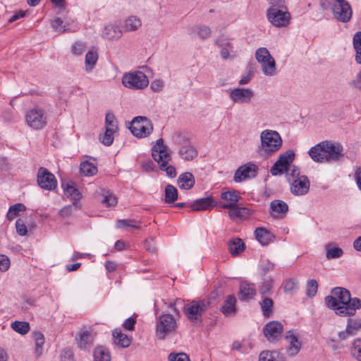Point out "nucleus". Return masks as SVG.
I'll list each match as a JSON object with an SVG mask.
<instances>
[{
    "label": "nucleus",
    "mask_w": 361,
    "mask_h": 361,
    "mask_svg": "<svg viewBox=\"0 0 361 361\" xmlns=\"http://www.w3.org/2000/svg\"><path fill=\"white\" fill-rule=\"evenodd\" d=\"M114 128L111 127H106V131L102 137V142L106 146H110L114 142Z\"/></svg>",
    "instance_id": "obj_52"
},
{
    "label": "nucleus",
    "mask_w": 361,
    "mask_h": 361,
    "mask_svg": "<svg viewBox=\"0 0 361 361\" xmlns=\"http://www.w3.org/2000/svg\"><path fill=\"white\" fill-rule=\"evenodd\" d=\"M152 157L154 161H161L163 159H167L170 154L167 152V147L164 145L161 138L157 140V144L152 149Z\"/></svg>",
    "instance_id": "obj_27"
},
{
    "label": "nucleus",
    "mask_w": 361,
    "mask_h": 361,
    "mask_svg": "<svg viewBox=\"0 0 361 361\" xmlns=\"http://www.w3.org/2000/svg\"><path fill=\"white\" fill-rule=\"evenodd\" d=\"M16 232L19 235L24 236L27 233V229L22 219H18L16 222Z\"/></svg>",
    "instance_id": "obj_59"
},
{
    "label": "nucleus",
    "mask_w": 361,
    "mask_h": 361,
    "mask_svg": "<svg viewBox=\"0 0 361 361\" xmlns=\"http://www.w3.org/2000/svg\"><path fill=\"white\" fill-rule=\"evenodd\" d=\"M94 361H110V353L104 346L97 347L94 350Z\"/></svg>",
    "instance_id": "obj_39"
},
{
    "label": "nucleus",
    "mask_w": 361,
    "mask_h": 361,
    "mask_svg": "<svg viewBox=\"0 0 361 361\" xmlns=\"http://www.w3.org/2000/svg\"><path fill=\"white\" fill-rule=\"evenodd\" d=\"M353 47L355 51V61L361 64V32H357L353 37Z\"/></svg>",
    "instance_id": "obj_43"
},
{
    "label": "nucleus",
    "mask_w": 361,
    "mask_h": 361,
    "mask_svg": "<svg viewBox=\"0 0 361 361\" xmlns=\"http://www.w3.org/2000/svg\"><path fill=\"white\" fill-rule=\"evenodd\" d=\"M165 202L166 203H173L178 198V190L172 185L168 184L165 187Z\"/></svg>",
    "instance_id": "obj_45"
},
{
    "label": "nucleus",
    "mask_w": 361,
    "mask_h": 361,
    "mask_svg": "<svg viewBox=\"0 0 361 361\" xmlns=\"http://www.w3.org/2000/svg\"><path fill=\"white\" fill-rule=\"evenodd\" d=\"M113 336L115 338V343L122 348L128 347L130 344V339L123 334L120 329H116L113 331Z\"/></svg>",
    "instance_id": "obj_37"
},
{
    "label": "nucleus",
    "mask_w": 361,
    "mask_h": 361,
    "mask_svg": "<svg viewBox=\"0 0 361 361\" xmlns=\"http://www.w3.org/2000/svg\"><path fill=\"white\" fill-rule=\"evenodd\" d=\"M229 252L231 255H238L244 251L245 245L242 239L233 238L228 243Z\"/></svg>",
    "instance_id": "obj_32"
},
{
    "label": "nucleus",
    "mask_w": 361,
    "mask_h": 361,
    "mask_svg": "<svg viewBox=\"0 0 361 361\" xmlns=\"http://www.w3.org/2000/svg\"><path fill=\"white\" fill-rule=\"evenodd\" d=\"M256 239L262 245H268L272 240L274 235L265 228L259 227L255 231Z\"/></svg>",
    "instance_id": "obj_30"
},
{
    "label": "nucleus",
    "mask_w": 361,
    "mask_h": 361,
    "mask_svg": "<svg viewBox=\"0 0 361 361\" xmlns=\"http://www.w3.org/2000/svg\"><path fill=\"white\" fill-rule=\"evenodd\" d=\"M271 215L274 218H283L288 211V205L283 200H274L270 203Z\"/></svg>",
    "instance_id": "obj_24"
},
{
    "label": "nucleus",
    "mask_w": 361,
    "mask_h": 361,
    "mask_svg": "<svg viewBox=\"0 0 361 361\" xmlns=\"http://www.w3.org/2000/svg\"><path fill=\"white\" fill-rule=\"evenodd\" d=\"M80 171L85 176H92L97 173V168L92 163L85 161L80 164Z\"/></svg>",
    "instance_id": "obj_40"
},
{
    "label": "nucleus",
    "mask_w": 361,
    "mask_h": 361,
    "mask_svg": "<svg viewBox=\"0 0 361 361\" xmlns=\"http://www.w3.org/2000/svg\"><path fill=\"white\" fill-rule=\"evenodd\" d=\"M218 205L212 196L195 200L190 205L192 211L210 210Z\"/></svg>",
    "instance_id": "obj_22"
},
{
    "label": "nucleus",
    "mask_w": 361,
    "mask_h": 361,
    "mask_svg": "<svg viewBox=\"0 0 361 361\" xmlns=\"http://www.w3.org/2000/svg\"><path fill=\"white\" fill-rule=\"evenodd\" d=\"M96 334L91 328H82L80 330L77 338V344L80 349H89L93 345Z\"/></svg>",
    "instance_id": "obj_17"
},
{
    "label": "nucleus",
    "mask_w": 361,
    "mask_h": 361,
    "mask_svg": "<svg viewBox=\"0 0 361 361\" xmlns=\"http://www.w3.org/2000/svg\"><path fill=\"white\" fill-rule=\"evenodd\" d=\"M195 183V179L192 173L190 172H185L181 173L178 179L177 184L179 188L183 190H190L193 188Z\"/></svg>",
    "instance_id": "obj_28"
},
{
    "label": "nucleus",
    "mask_w": 361,
    "mask_h": 361,
    "mask_svg": "<svg viewBox=\"0 0 361 361\" xmlns=\"http://www.w3.org/2000/svg\"><path fill=\"white\" fill-rule=\"evenodd\" d=\"M210 299L193 300L184 307V313L188 319L195 326L202 322V314L210 306Z\"/></svg>",
    "instance_id": "obj_3"
},
{
    "label": "nucleus",
    "mask_w": 361,
    "mask_h": 361,
    "mask_svg": "<svg viewBox=\"0 0 361 361\" xmlns=\"http://www.w3.org/2000/svg\"><path fill=\"white\" fill-rule=\"evenodd\" d=\"M295 154L292 150H287L285 153L280 155L278 160L271 166L270 172L273 176L281 175L284 172H288L290 167V164L294 160Z\"/></svg>",
    "instance_id": "obj_12"
},
{
    "label": "nucleus",
    "mask_w": 361,
    "mask_h": 361,
    "mask_svg": "<svg viewBox=\"0 0 361 361\" xmlns=\"http://www.w3.org/2000/svg\"><path fill=\"white\" fill-rule=\"evenodd\" d=\"M129 128L133 135L142 138L147 137L152 133L153 126L147 117L137 116L131 121Z\"/></svg>",
    "instance_id": "obj_8"
},
{
    "label": "nucleus",
    "mask_w": 361,
    "mask_h": 361,
    "mask_svg": "<svg viewBox=\"0 0 361 361\" xmlns=\"http://www.w3.org/2000/svg\"><path fill=\"white\" fill-rule=\"evenodd\" d=\"M216 44L221 48L220 55L224 59H233L235 53L233 51V46L226 38L219 37L216 39Z\"/></svg>",
    "instance_id": "obj_21"
},
{
    "label": "nucleus",
    "mask_w": 361,
    "mask_h": 361,
    "mask_svg": "<svg viewBox=\"0 0 361 361\" xmlns=\"http://www.w3.org/2000/svg\"><path fill=\"white\" fill-rule=\"evenodd\" d=\"M255 286L246 281H241L238 297L240 300L247 301L252 298L255 295Z\"/></svg>",
    "instance_id": "obj_26"
},
{
    "label": "nucleus",
    "mask_w": 361,
    "mask_h": 361,
    "mask_svg": "<svg viewBox=\"0 0 361 361\" xmlns=\"http://www.w3.org/2000/svg\"><path fill=\"white\" fill-rule=\"evenodd\" d=\"M37 183L43 190H52L57 186V180L48 169L40 167L37 171Z\"/></svg>",
    "instance_id": "obj_14"
},
{
    "label": "nucleus",
    "mask_w": 361,
    "mask_h": 361,
    "mask_svg": "<svg viewBox=\"0 0 361 361\" xmlns=\"http://www.w3.org/2000/svg\"><path fill=\"white\" fill-rule=\"evenodd\" d=\"M343 252L341 248L333 247L329 248V245L326 246V258L327 259H335L339 258L342 256Z\"/></svg>",
    "instance_id": "obj_55"
},
{
    "label": "nucleus",
    "mask_w": 361,
    "mask_h": 361,
    "mask_svg": "<svg viewBox=\"0 0 361 361\" xmlns=\"http://www.w3.org/2000/svg\"><path fill=\"white\" fill-rule=\"evenodd\" d=\"M274 264L269 261L262 262L259 267V271L261 276H265L268 272L273 271Z\"/></svg>",
    "instance_id": "obj_56"
},
{
    "label": "nucleus",
    "mask_w": 361,
    "mask_h": 361,
    "mask_svg": "<svg viewBox=\"0 0 361 361\" xmlns=\"http://www.w3.org/2000/svg\"><path fill=\"white\" fill-rule=\"evenodd\" d=\"M117 228H123V227H132L135 228H140V226L139 225V222L136 221L133 219H121L117 221L116 222Z\"/></svg>",
    "instance_id": "obj_53"
},
{
    "label": "nucleus",
    "mask_w": 361,
    "mask_h": 361,
    "mask_svg": "<svg viewBox=\"0 0 361 361\" xmlns=\"http://www.w3.org/2000/svg\"><path fill=\"white\" fill-rule=\"evenodd\" d=\"M171 160V156L167 157V159H163L161 161H156L159 165L161 170L166 171V174L169 177H175L176 174V169L173 166H169L168 163Z\"/></svg>",
    "instance_id": "obj_44"
},
{
    "label": "nucleus",
    "mask_w": 361,
    "mask_h": 361,
    "mask_svg": "<svg viewBox=\"0 0 361 361\" xmlns=\"http://www.w3.org/2000/svg\"><path fill=\"white\" fill-rule=\"evenodd\" d=\"M255 58L261 64L262 72L265 75L273 76L276 74V61L267 48L257 49L255 52Z\"/></svg>",
    "instance_id": "obj_6"
},
{
    "label": "nucleus",
    "mask_w": 361,
    "mask_h": 361,
    "mask_svg": "<svg viewBox=\"0 0 361 361\" xmlns=\"http://www.w3.org/2000/svg\"><path fill=\"white\" fill-rule=\"evenodd\" d=\"M220 197L223 202H219V206L224 209L237 205L240 198L235 190L223 192Z\"/></svg>",
    "instance_id": "obj_23"
},
{
    "label": "nucleus",
    "mask_w": 361,
    "mask_h": 361,
    "mask_svg": "<svg viewBox=\"0 0 361 361\" xmlns=\"http://www.w3.org/2000/svg\"><path fill=\"white\" fill-rule=\"evenodd\" d=\"M259 361H284L283 356L277 351H262L259 355Z\"/></svg>",
    "instance_id": "obj_36"
},
{
    "label": "nucleus",
    "mask_w": 361,
    "mask_h": 361,
    "mask_svg": "<svg viewBox=\"0 0 361 361\" xmlns=\"http://www.w3.org/2000/svg\"><path fill=\"white\" fill-rule=\"evenodd\" d=\"M257 167L252 164L240 166L234 174V180L237 183L241 182L243 179L250 177H255Z\"/></svg>",
    "instance_id": "obj_20"
},
{
    "label": "nucleus",
    "mask_w": 361,
    "mask_h": 361,
    "mask_svg": "<svg viewBox=\"0 0 361 361\" xmlns=\"http://www.w3.org/2000/svg\"><path fill=\"white\" fill-rule=\"evenodd\" d=\"M178 153L185 161H191L197 156V150L190 145L182 146Z\"/></svg>",
    "instance_id": "obj_34"
},
{
    "label": "nucleus",
    "mask_w": 361,
    "mask_h": 361,
    "mask_svg": "<svg viewBox=\"0 0 361 361\" xmlns=\"http://www.w3.org/2000/svg\"><path fill=\"white\" fill-rule=\"evenodd\" d=\"M229 97L233 103L249 104L254 97V92L249 88L236 87L230 91Z\"/></svg>",
    "instance_id": "obj_16"
},
{
    "label": "nucleus",
    "mask_w": 361,
    "mask_h": 361,
    "mask_svg": "<svg viewBox=\"0 0 361 361\" xmlns=\"http://www.w3.org/2000/svg\"><path fill=\"white\" fill-rule=\"evenodd\" d=\"M267 18L268 21L276 27L287 26L290 20V14L288 11L285 4H280L271 6L267 11Z\"/></svg>",
    "instance_id": "obj_4"
},
{
    "label": "nucleus",
    "mask_w": 361,
    "mask_h": 361,
    "mask_svg": "<svg viewBox=\"0 0 361 361\" xmlns=\"http://www.w3.org/2000/svg\"><path fill=\"white\" fill-rule=\"evenodd\" d=\"M318 283L314 279L308 280L306 284V295L309 298H313L317 293Z\"/></svg>",
    "instance_id": "obj_51"
},
{
    "label": "nucleus",
    "mask_w": 361,
    "mask_h": 361,
    "mask_svg": "<svg viewBox=\"0 0 361 361\" xmlns=\"http://www.w3.org/2000/svg\"><path fill=\"white\" fill-rule=\"evenodd\" d=\"M145 246L146 250L150 252L154 253V252H157V247L154 244V240L152 238H150L145 240Z\"/></svg>",
    "instance_id": "obj_63"
},
{
    "label": "nucleus",
    "mask_w": 361,
    "mask_h": 361,
    "mask_svg": "<svg viewBox=\"0 0 361 361\" xmlns=\"http://www.w3.org/2000/svg\"><path fill=\"white\" fill-rule=\"evenodd\" d=\"M283 331V326L278 321H271L263 327L264 337L271 343L276 341L281 337Z\"/></svg>",
    "instance_id": "obj_15"
},
{
    "label": "nucleus",
    "mask_w": 361,
    "mask_h": 361,
    "mask_svg": "<svg viewBox=\"0 0 361 361\" xmlns=\"http://www.w3.org/2000/svg\"><path fill=\"white\" fill-rule=\"evenodd\" d=\"M351 354L358 361H361V339L357 338L353 343Z\"/></svg>",
    "instance_id": "obj_54"
},
{
    "label": "nucleus",
    "mask_w": 361,
    "mask_h": 361,
    "mask_svg": "<svg viewBox=\"0 0 361 361\" xmlns=\"http://www.w3.org/2000/svg\"><path fill=\"white\" fill-rule=\"evenodd\" d=\"M105 122L106 126V127L113 128L115 130L117 128L116 118L113 114L108 113L106 114Z\"/></svg>",
    "instance_id": "obj_62"
},
{
    "label": "nucleus",
    "mask_w": 361,
    "mask_h": 361,
    "mask_svg": "<svg viewBox=\"0 0 361 361\" xmlns=\"http://www.w3.org/2000/svg\"><path fill=\"white\" fill-rule=\"evenodd\" d=\"M11 262L9 258L4 255H0V271H6L9 269Z\"/></svg>",
    "instance_id": "obj_61"
},
{
    "label": "nucleus",
    "mask_w": 361,
    "mask_h": 361,
    "mask_svg": "<svg viewBox=\"0 0 361 361\" xmlns=\"http://www.w3.org/2000/svg\"><path fill=\"white\" fill-rule=\"evenodd\" d=\"M61 187L64 195L73 201L79 200L81 198V194L79 190L73 185V183L62 180Z\"/></svg>",
    "instance_id": "obj_29"
},
{
    "label": "nucleus",
    "mask_w": 361,
    "mask_h": 361,
    "mask_svg": "<svg viewBox=\"0 0 361 361\" xmlns=\"http://www.w3.org/2000/svg\"><path fill=\"white\" fill-rule=\"evenodd\" d=\"M32 337L36 345V353L37 355L42 354V348L44 343V335L39 331L32 333Z\"/></svg>",
    "instance_id": "obj_49"
},
{
    "label": "nucleus",
    "mask_w": 361,
    "mask_h": 361,
    "mask_svg": "<svg viewBox=\"0 0 361 361\" xmlns=\"http://www.w3.org/2000/svg\"><path fill=\"white\" fill-rule=\"evenodd\" d=\"M343 147L339 143L322 141L311 147L308 154L317 163L337 161L343 157Z\"/></svg>",
    "instance_id": "obj_1"
},
{
    "label": "nucleus",
    "mask_w": 361,
    "mask_h": 361,
    "mask_svg": "<svg viewBox=\"0 0 361 361\" xmlns=\"http://www.w3.org/2000/svg\"><path fill=\"white\" fill-rule=\"evenodd\" d=\"M168 359L169 361H190L189 357L185 353H171Z\"/></svg>",
    "instance_id": "obj_57"
},
{
    "label": "nucleus",
    "mask_w": 361,
    "mask_h": 361,
    "mask_svg": "<svg viewBox=\"0 0 361 361\" xmlns=\"http://www.w3.org/2000/svg\"><path fill=\"white\" fill-rule=\"evenodd\" d=\"M102 195L104 196V199L102 202L106 206H115L117 204V197L111 192L109 190H104Z\"/></svg>",
    "instance_id": "obj_50"
},
{
    "label": "nucleus",
    "mask_w": 361,
    "mask_h": 361,
    "mask_svg": "<svg viewBox=\"0 0 361 361\" xmlns=\"http://www.w3.org/2000/svg\"><path fill=\"white\" fill-rule=\"evenodd\" d=\"M228 209H229L228 216L231 219L243 217L248 213L247 209L245 207H239L236 205L232 207H228Z\"/></svg>",
    "instance_id": "obj_48"
},
{
    "label": "nucleus",
    "mask_w": 361,
    "mask_h": 361,
    "mask_svg": "<svg viewBox=\"0 0 361 361\" xmlns=\"http://www.w3.org/2000/svg\"><path fill=\"white\" fill-rule=\"evenodd\" d=\"M123 85L129 89L142 90L148 86L149 80L141 71L127 73L122 78Z\"/></svg>",
    "instance_id": "obj_7"
},
{
    "label": "nucleus",
    "mask_w": 361,
    "mask_h": 361,
    "mask_svg": "<svg viewBox=\"0 0 361 361\" xmlns=\"http://www.w3.org/2000/svg\"><path fill=\"white\" fill-rule=\"evenodd\" d=\"M11 328L21 335L26 334L30 330V324L27 322L15 321L11 323Z\"/></svg>",
    "instance_id": "obj_47"
},
{
    "label": "nucleus",
    "mask_w": 361,
    "mask_h": 361,
    "mask_svg": "<svg viewBox=\"0 0 361 361\" xmlns=\"http://www.w3.org/2000/svg\"><path fill=\"white\" fill-rule=\"evenodd\" d=\"M360 331H361V317L349 318L347 321L345 329L340 331L338 336L341 341H344L350 336H355Z\"/></svg>",
    "instance_id": "obj_18"
},
{
    "label": "nucleus",
    "mask_w": 361,
    "mask_h": 361,
    "mask_svg": "<svg viewBox=\"0 0 361 361\" xmlns=\"http://www.w3.org/2000/svg\"><path fill=\"white\" fill-rule=\"evenodd\" d=\"M260 152L264 156L269 157L278 152L283 144L280 134L275 130H264L260 134Z\"/></svg>",
    "instance_id": "obj_2"
},
{
    "label": "nucleus",
    "mask_w": 361,
    "mask_h": 361,
    "mask_svg": "<svg viewBox=\"0 0 361 361\" xmlns=\"http://www.w3.org/2000/svg\"><path fill=\"white\" fill-rule=\"evenodd\" d=\"M332 11L334 17L339 22L347 23L352 18L353 11L346 0H334Z\"/></svg>",
    "instance_id": "obj_11"
},
{
    "label": "nucleus",
    "mask_w": 361,
    "mask_h": 361,
    "mask_svg": "<svg viewBox=\"0 0 361 361\" xmlns=\"http://www.w3.org/2000/svg\"><path fill=\"white\" fill-rule=\"evenodd\" d=\"M331 293L330 295L325 297L324 302L326 306L334 311L341 302L347 300L351 295L348 290L341 287L333 288Z\"/></svg>",
    "instance_id": "obj_13"
},
{
    "label": "nucleus",
    "mask_w": 361,
    "mask_h": 361,
    "mask_svg": "<svg viewBox=\"0 0 361 361\" xmlns=\"http://www.w3.org/2000/svg\"><path fill=\"white\" fill-rule=\"evenodd\" d=\"M191 34L201 39H206L211 37L212 30L205 25H197L192 27Z\"/></svg>",
    "instance_id": "obj_31"
},
{
    "label": "nucleus",
    "mask_w": 361,
    "mask_h": 361,
    "mask_svg": "<svg viewBox=\"0 0 361 361\" xmlns=\"http://www.w3.org/2000/svg\"><path fill=\"white\" fill-rule=\"evenodd\" d=\"M142 23L136 16H130L125 21L123 29L126 31H135L141 27Z\"/></svg>",
    "instance_id": "obj_42"
},
{
    "label": "nucleus",
    "mask_w": 361,
    "mask_h": 361,
    "mask_svg": "<svg viewBox=\"0 0 361 361\" xmlns=\"http://www.w3.org/2000/svg\"><path fill=\"white\" fill-rule=\"evenodd\" d=\"M274 287V279L271 276H266L262 279L259 286V293L262 295H270Z\"/></svg>",
    "instance_id": "obj_35"
},
{
    "label": "nucleus",
    "mask_w": 361,
    "mask_h": 361,
    "mask_svg": "<svg viewBox=\"0 0 361 361\" xmlns=\"http://www.w3.org/2000/svg\"><path fill=\"white\" fill-rule=\"evenodd\" d=\"M25 209L26 207L23 204H15L14 205L10 207L6 214L7 219L11 221L18 216L20 212L25 211Z\"/></svg>",
    "instance_id": "obj_46"
},
{
    "label": "nucleus",
    "mask_w": 361,
    "mask_h": 361,
    "mask_svg": "<svg viewBox=\"0 0 361 361\" xmlns=\"http://www.w3.org/2000/svg\"><path fill=\"white\" fill-rule=\"evenodd\" d=\"M298 287V281L295 279H288L284 286V290L286 293H292L293 290Z\"/></svg>",
    "instance_id": "obj_60"
},
{
    "label": "nucleus",
    "mask_w": 361,
    "mask_h": 361,
    "mask_svg": "<svg viewBox=\"0 0 361 361\" xmlns=\"http://www.w3.org/2000/svg\"><path fill=\"white\" fill-rule=\"evenodd\" d=\"M360 308L361 300L358 298H351L350 295L347 300L341 302L334 312L340 317H352Z\"/></svg>",
    "instance_id": "obj_10"
},
{
    "label": "nucleus",
    "mask_w": 361,
    "mask_h": 361,
    "mask_svg": "<svg viewBox=\"0 0 361 361\" xmlns=\"http://www.w3.org/2000/svg\"><path fill=\"white\" fill-rule=\"evenodd\" d=\"M51 27L54 30L60 32H64L67 30V27L63 24V21L59 18L54 19L51 22Z\"/></svg>",
    "instance_id": "obj_58"
},
{
    "label": "nucleus",
    "mask_w": 361,
    "mask_h": 361,
    "mask_svg": "<svg viewBox=\"0 0 361 361\" xmlns=\"http://www.w3.org/2000/svg\"><path fill=\"white\" fill-rule=\"evenodd\" d=\"M310 189V181L307 176H301L293 179L291 183V192L295 195H303L307 193Z\"/></svg>",
    "instance_id": "obj_19"
},
{
    "label": "nucleus",
    "mask_w": 361,
    "mask_h": 361,
    "mask_svg": "<svg viewBox=\"0 0 361 361\" xmlns=\"http://www.w3.org/2000/svg\"><path fill=\"white\" fill-rule=\"evenodd\" d=\"M97 60V51L94 50H90L85 56V71L87 72H90L96 65Z\"/></svg>",
    "instance_id": "obj_38"
},
{
    "label": "nucleus",
    "mask_w": 361,
    "mask_h": 361,
    "mask_svg": "<svg viewBox=\"0 0 361 361\" xmlns=\"http://www.w3.org/2000/svg\"><path fill=\"white\" fill-rule=\"evenodd\" d=\"M61 361H73V354L71 350H63L61 354Z\"/></svg>",
    "instance_id": "obj_64"
},
{
    "label": "nucleus",
    "mask_w": 361,
    "mask_h": 361,
    "mask_svg": "<svg viewBox=\"0 0 361 361\" xmlns=\"http://www.w3.org/2000/svg\"><path fill=\"white\" fill-rule=\"evenodd\" d=\"M25 121L29 127L35 130H40L47 125V117L44 110L33 108L26 113Z\"/></svg>",
    "instance_id": "obj_9"
},
{
    "label": "nucleus",
    "mask_w": 361,
    "mask_h": 361,
    "mask_svg": "<svg viewBox=\"0 0 361 361\" xmlns=\"http://www.w3.org/2000/svg\"><path fill=\"white\" fill-rule=\"evenodd\" d=\"M177 328V322L173 315L162 314L157 322L156 336L159 340H164L167 336L176 332Z\"/></svg>",
    "instance_id": "obj_5"
},
{
    "label": "nucleus",
    "mask_w": 361,
    "mask_h": 361,
    "mask_svg": "<svg viewBox=\"0 0 361 361\" xmlns=\"http://www.w3.org/2000/svg\"><path fill=\"white\" fill-rule=\"evenodd\" d=\"M259 304L263 315L265 317H269L273 312L274 302L272 299L269 297H264Z\"/></svg>",
    "instance_id": "obj_41"
},
{
    "label": "nucleus",
    "mask_w": 361,
    "mask_h": 361,
    "mask_svg": "<svg viewBox=\"0 0 361 361\" xmlns=\"http://www.w3.org/2000/svg\"><path fill=\"white\" fill-rule=\"evenodd\" d=\"M235 303V297L233 295H228L226 298L224 305L221 309L222 313L226 316L231 314H234L236 311Z\"/></svg>",
    "instance_id": "obj_33"
},
{
    "label": "nucleus",
    "mask_w": 361,
    "mask_h": 361,
    "mask_svg": "<svg viewBox=\"0 0 361 361\" xmlns=\"http://www.w3.org/2000/svg\"><path fill=\"white\" fill-rule=\"evenodd\" d=\"M285 338L289 343L286 352L290 356L296 355L301 348V343L293 331H288L286 333Z\"/></svg>",
    "instance_id": "obj_25"
}]
</instances>
